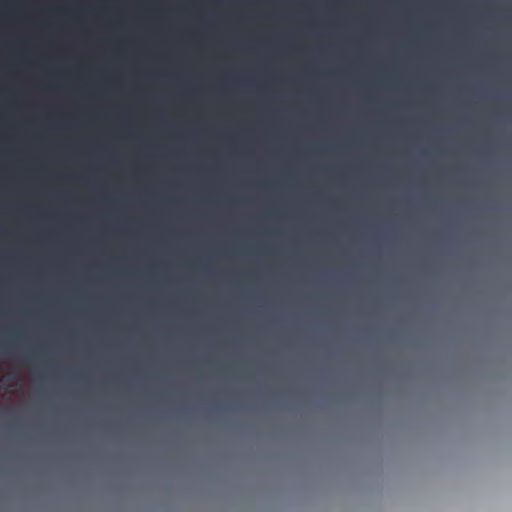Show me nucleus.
Listing matches in <instances>:
<instances>
[{
	"instance_id": "1",
	"label": "nucleus",
	"mask_w": 512,
	"mask_h": 512,
	"mask_svg": "<svg viewBox=\"0 0 512 512\" xmlns=\"http://www.w3.org/2000/svg\"><path fill=\"white\" fill-rule=\"evenodd\" d=\"M6 350V347L4 345H0V353L4 352Z\"/></svg>"
},
{
	"instance_id": "2",
	"label": "nucleus",
	"mask_w": 512,
	"mask_h": 512,
	"mask_svg": "<svg viewBox=\"0 0 512 512\" xmlns=\"http://www.w3.org/2000/svg\"><path fill=\"white\" fill-rule=\"evenodd\" d=\"M157 418L156 417H153V420H156Z\"/></svg>"
}]
</instances>
